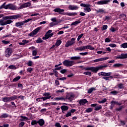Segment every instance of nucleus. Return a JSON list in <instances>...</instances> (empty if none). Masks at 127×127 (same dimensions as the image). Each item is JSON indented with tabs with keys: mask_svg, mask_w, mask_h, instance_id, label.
I'll return each instance as SVG.
<instances>
[{
	"mask_svg": "<svg viewBox=\"0 0 127 127\" xmlns=\"http://www.w3.org/2000/svg\"><path fill=\"white\" fill-rule=\"evenodd\" d=\"M20 17L21 16L19 15L4 16L3 18L4 20H0V25L3 26L4 25H7V24H10V23L13 22L11 19H17L20 18Z\"/></svg>",
	"mask_w": 127,
	"mask_h": 127,
	"instance_id": "obj_1",
	"label": "nucleus"
},
{
	"mask_svg": "<svg viewBox=\"0 0 127 127\" xmlns=\"http://www.w3.org/2000/svg\"><path fill=\"white\" fill-rule=\"evenodd\" d=\"M63 64L64 66H66V67H70L71 66H73L75 63L73 61L65 60L63 62Z\"/></svg>",
	"mask_w": 127,
	"mask_h": 127,
	"instance_id": "obj_2",
	"label": "nucleus"
},
{
	"mask_svg": "<svg viewBox=\"0 0 127 127\" xmlns=\"http://www.w3.org/2000/svg\"><path fill=\"white\" fill-rule=\"evenodd\" d=\"M52 32V30H49L45 34V37H43V40H46V39H48L49 37H52V36H53V33H51Z\"/></svg>",
	"mask_w": 127,
	"mask_h": 127,
	"instance_id": "obj_3",
	"label": "nucleus"
},
{
	"mask_svg": "<svg viewBox=\"0 0 127 127\" xmlns=\"http://www.w3.org/2000/svg\"><path fill=\"white\" fill-rule=\"evenodd\" d=\"M31 6V3L29 2H27L22 4L20 7L18 8V9H22V8H25V7H29V6Z\"/></svg>",
	"mask_w": 127,
	"mask_h": 127,
	"instance_id": "obj_4",
	"label": "nucleus"
},
{
	"mask_svg": "<svg viewBox=\"0 0 127 127\" xmlns=\"http://www.w3.org/2000/svg\"><path fill=\"white\" fill-rule=\"evenodd\" d=\"M11 53H12V50L10 48H8L6 49L5 51V57H9L10 55H11Z\"/></svg>",
	"mask_w": 127,
	"mask_h": 127,
	"instance_id": "obj_5",
	"label": "nucleus"
},
{
	"mask_svg": "<svg viewBox=\"0 0 127 127\" xmlns=\"http://www.w3.org/2000/svg\"><path fill=\"white\" fill-rule=\"evenodd\" d=\"M41 29V27H39L33 30L31 33L29 34V36H34V35H36L38 31H39Z\"/></svg>",
	"mask_w": 127,
	"mask_h": 127,
	"instance_id": "obj_6",
	"label": "nucleus"
},
{
	"mask_svg": "<svg viewBox=\"0 0 127 127\" xmlns=\"http://www.w3.org/2000/svg\"><path fill=\"white\" fill-rule=\"evenodd\" d=\"M75 39L74 38H71L70 41H67L65 44V47H69L71 45H73L75 43Z\"/></svg>",
	"mask_w": 127,
	"mask_h": 127,
	"instance_id": "obj_7",
	"label": "nucleus"
},
{
	"mask_svg": "<svg viewBox=\"0 0 127 127\" xmlns=\"http://www.w3.org/2000/svg\"><path fill=\"white\" fill-rule=\"evenodd\" d=\"M7 9H11L12 10H16L17 8L16 7V6L13 5V4H8L7 6Z\"/></svg>",
	"mask_w": 127,
	"mask_h": 127,
	"instance_id": "obj_8",
	"label": "nucleus"
},
{
	"mask_svg": "<svg viewBox=\"0 0 127 127\" xmlns=\"http://www.w3.org/2000/svg\"><path fill=\"white\" fill-rule=\"evenodd\" d=\"M66 99H67V100H69V101H73V99H74V94L72 93L67 94L65 98V101Z\"/></svg>",
	"mask_w": 127,
	"mask_h": 127,
	"instance_id": "obj_9",
	"label": "nucleus"
},
{
	"mask_svg": "<svg viewBox=\"0 0 127 127\" xmlns=\"http://www.w3.org/2000/svg\"><path fill=\"white\" fill-rule=\"evenodd\" d=\"M108 67V65L105 64L104 65H100L99 66L95 67V73H97L99 70L103 69V68H106Z\"/></svg>",
	"mask_w": 127,
	"mask_h": 127,
	"instance_id": "obj_10",
	"label": "nucleus"
},
{
	"mask_svg": "<svg viewBox=\"0 0 127 127\" xmlns=\"http://www.w3.org/2000/svg\"><path fill=\"white\" fill-rule=\"evenodd\" d=\"M111 0H104L102 1H99L97 2V4H108V2H110Z\"/></svg>",
	"mask_w": 127,
	"mask_h": 127,
	"instance_id": "obj_11",
	"label": "nucleus"
},
{
	"mask_svg": "<svg viewBox=\"0 0 127 127\" xmlns=\"http://www.w3.org/2000/svg\"><path fill=\"white\" fill-rule=\"evenodd\" d=\"M108 59H109V58H108V57L102 58H100V59H98L96 60H94L93 61L94 63H96L97 62H101V61H105V60H107Z\"/></svg>",
	"mask_w": 127,
	"mask_h": 127,
	"instance_id": "obj_12",
	"label": "nucleus"
},
{
	"mask_svg": "<svg viewBox=\"0 0 127 127\" xmlns=\"http://www.w3.org/2000/svg\"><path fill=\"white\" fill-rule=\"evenodd\" d=\"M83 69L85 71H92V72H94L95 73V67L94 66L86 67H84Z\"/></svg>",
	"mask_w": 127,
	"mask_h": 127,
	"instance_id": "obj_13",
	"label": "nucleus"
},
{
	"mask_svg": "<svg viewBox=\"0 0 127 127\" xmlns=\"http://www.w3.org/2000/svg\"><path fill=\"white\" fill-rule=\"evenodd\" d=\"M86 46L79 47L75 49V51H83L85 50Z\"/></svg>",
	"mask_w": 127,
	"mask_h": 127,
	"instance_id": "obj_14",
	"label": "nucleus"
},
{
	"mask_svg": "<svg viewBox=\"0 0 127 127\" xmlns=\"http://www.w3.org/2000/svg\"><path fill=\"white\" fill-rule=\"evenodd\" d=\"M54 11H55V12H59V13H61L62 12H64V10L63 9H61L60 8H56L54 9Z\"/></svg>",
	"mask_w": 127,
	"mask_h": 127,
	"instance_id": "obj_15",
	"label": "nucleus"
},
{
	"mask_svg": "<svg viewBox=\"0 0 127 127\" xmlns=\"http://www.w3.org/2000/svg\"><path fill=\"white\" fill-rule=\"evenodd\" d=\"M61 110H62V112L64 113V112H65L66 111H68V109H69V107L67 106H62L61 107Z\"/></svg>",
	"mask_w": 127,
	"mask_h": 127,
	"instance_id": "obj_16",
	"label": "nucleus"
},
{
	"mask_svg": "<svg viewBox=\"0 0 127 127\" xmlns=\"http://www.w3.org/2000/svg\"><path fill=\"white\" fill-rule=\"evenodd\" d=\"M24 21H22V22H18L15 23V26H16V27H19V26H22V25H24Z\"/></svg>",
	"mask_w": 127,
	"mask_h": 127,
	"instance_id": "obj_17",
	"label": "nucleus"
},
{
	"mask_svg": "<svg viewBox=\"0 0 127 127\" xmlns=\"http://www.w3.org/2000/svg\"><path fill=\"white\" fill-rule=\"evenodd\" d=\"M127 58L126 54H122L120 56L116 57V59H125Z\"/></svg>",
	"mask_w": 127,
	"mask_h": 127,
	"instance_id": "obj_18",
	"label": "nucleus"
},
{
	"mask_svg": "<svg viewBox=\"0 0 127 127\" xmlns=\"http://www.w3.org/2000/svg\"><path fill=\"white\" fill-rule=\"evenodd\" d=\"M68 8H69V9H70L71 10H75L78 9V6L69 5L68 6Z\"/></svg>",
	"mask_w": 127,
	"mask_h": 127,
	"instance_id": "obj_19",
	"label": "nucleus"
},
{
	"mask_svg": "<svg viewBox=\"0 0 127 127\" xmlns=\"http://www.w3.org/2000/svg\"><path fill=\"white\" fill-rule=\"evenodd\" d=\"M111 105L113 106V107H114L115 105H118V106H121V105H122V103H119V102H117V101H112L111 102Z\"/></svg>",
	"mask_w": 127,
	"mask_h": 127,
	"instance_id": "obj_20",
	"label": "nucleus"
},
{
	"mask_svg": "<svg viewBox=\"0 0 127 127\" xmlns=\"http://www.w3.org/2000/svg\"><path fill=\"white\" fill-rule=\"evenodd\" d=\"M38 124H39V126L42 127V126H44L45 122L43 119H40L39 121H38Z\"/></svg>",
	"mask_w": 127,
	"mask_h": 127,
	"instance_id": "obj_21",
	"label": "nucleus"
},
{
	"mask_svg": "<svg viewBox=\"0 0 127 127\" xmlns=\"http://www.w3.org/2000/svg\"><path fill=\"white\" fill-rule=\"evenodd\" d=\"M87 6L85 7L84 8V10L85 11H86V12H90V11H91V8H90V6H91L90 4H88Z\"/></svg>",
	"mask_w": 127,
	"mask_h": 127,
	"instance_id": "obj_22",
	"label": "nucleus"
},
{
	"mask_svg": "<svg viewBox=\"0 0 127 127\" xmlns=\"http://www.w3.org/2000/svg\"><path fill=\"white\" fill-rule=\"evenodd\" d=\"M66 15H68V16H75V15H77V13L76 12H72V13H69L66 12L64 13Z\"/></svg>",
	"mask_w": 127,
	"mask_h": 127,
	"instance_id": "obj_23",
	"label": "nucleus"
},
{
	"mask_svg": "<svg viewBox=\"0 0 127 127\" xmlns=\"http://www.w3.org/2000/svg\"><path fill=\"white\" fill-rule=\"evenodd\" d=\"M29 41L26 40H23L22 41V42L19 43V45H25V44H27Z\"/></svg>",
	"mask_w": 127,
	"mask_h": 127,
	"instance_id": "obj_24",
	"label": "nucleus"
},
{
	"mask_svg": "<svg viewBox=\"0 0 127 127\" xmlns=\"http://www.w3.org/2000/svg\"><path fill=\"white\" fill-rule=\"evenodd\" d=\"M2 100L4 103H8V102H10L9 97H4L2 99Z\"/></svg>",
	"mask_w": 127,
	"mask_h": 127,
	"instance_id": "obj_25",
	"label": "nucleus"
},
{
	"mask_svg": "<svg viewBox=\"0 0 127 127\" xmlns=\"http://www.w3.org/2000/svg\"><path fill=\"white\" fill-rule=\"evenodd\" d=\"M55 100L56 101H66V98L63 97H56L55 98Z\"/></svg>",
	"mask_w": 127,
	"mask_h": 127,
	"instance_id": "obj_26",
	"label": "nucleus"
},
{
	"mask_svg": "<svg viewBox=\"0 0 127 127\" xmlns=\"http://www.w3.org/2000/svg\"><path fill=\"white\" fill-rule=\"evenodd\" d=\"M86 103H88V101H87V100L82 99L79 101V104H80V105H81L82 106H84V104H86Z\"/></svg>",
	"mask_w": 127,
	"mask_h": 127,
	"instance_id": "obj_27",
	"label": "nucleus"
},
{
	"mask_svg": "<svg viewBox=\"0 0 127 127\" xmlns=\"http://www.w3.org/2000/svg\"><path fill=\"white\" fill-rule=\"evenodd\" d=\"M112 75V72H102L101 76H105V77L107 76H111Z\"/></svg>",
	"mask_w": 127,
	"mask_h": 127,
	"instance_id": "obj_28",
	"label": "nucleus"
},
{
	"mask_svg": "<svg viewBox=\"0 0 127 127\" xmlns=\"http://www.w3.org/2000/svg\"><path fill=\"white\" fill-rule=\"evenodd\" d=\"M97 13H101V14H103V13H106V12H105V10L103 9H99L98 10H96Z\"/></svg>",
	"mask_w": 127,
	"mask_h": 127,
	"instance_id": "obj_29",
	"label": "nucleus"
},
{
	"mask_svg": "<svg viewBox=\"0 0 127 127\" xmlns=\"http://www.w3.org/2000/svg\"><path fill=\"white\" fill-rule=\"evenodd\" d=\"M21 119H20V122H23L24 121H28V118L25 116H20Z\"/></svg>",
	"mask_w": 127,
	"mask_h": 127,
	"instance_id": "obj_30",
	"label": "nucleus"
},
{
	"mask_svg": "<svg viewBox=\"0 0 127 127\" xmlns=\"http://www.w3.org/2000/svg\"><path fill=\"white\" fill-rule=\"evenodd\" d=\"M9 98L10 99V102H11V101H13V100H16L17 96H16V95H13Z\"/></svg>",
	"mask_w": 127,
	"mask_h": 127,
	"instance_id": "obj_31",
	"label": "nucleus"
},
{
	"mask_svg": "<svg viewBox=\"0 0 127 127\" xmlns=\"http://www.w3.org/2000/svg\"><path fill=\"white\" fill-rule=\"evenodd\" d=\"M2 8H5V9H7V5H5V2H4L3 4L0 6V9Z\"/></svg>",
	"mask_w": 127,
	"mask_h": 127,
	"instance_id": "obj_32",
	"label": "nucleus"
},
{
	"mask_svg": "<svg viewBox=\"0 0 127 127\" xmlns=\"http://www.w3.org/2000/svg\"><path fill=\"white\" fill-rule=\"evenodd\" d=\"M81 57H72L70 58V60H80Z\"/></svg>",
	"mask_w": 127,
	"mask_h": 127,
	"instance_id": "obj_33",
	"label": "nucleus"
},
{
	"mask_svg": "<svg viewBox=\"0 0 127 127\" xmlns=\"http://www.w3.org/2000/svg\"><path fill=\"white\" fill-rule=\"evenodd\" d=\"M8 115L6 113H4L0 116V118L3 119L4 118H8Z\"/></svg>",
	"mask_w": 127,
	"mask_h": 127,
	"instance_id": "obj_34",
	"label": "nucleus"
},
{
	"mask_svg": "<svg viewBox=\"0 0 127 127\" xmlns=\"http://www.w3.org/2000/svg\"><path fill=\"white\" fill-rule=\"evenodd\" d=\"M86 49H90V50H94L95 48L92 47L91 45L85 46Z\"/></svg>",
	"mask_w": 127,
	"mask_h": 127,
	"instance_id": "obj_35",
	"label": "nucleus"
},
{
	"mask_svg": "<svg viewBox=\"0 0 127 127\" xmlns=\"http://www.w3.org/2000/svg\"><path fill=\"white\" fill-rule=\"evenodd\" d=\"M93 91H96V88L92 87V88H91L89 89H88V93L91 94V93H92V92H93Z\"/></svg>",
	"mask_w": 127,
	"mask_h": 127,
	"instance_id": "obj_36",
	"label": "nucleus"
},
{
	"mask_svg": "<svg viewBox=\"0 0 127 127\" xmlns=\"http://www.w3.org/2000/svg\"><path fill=\"white\" fill-rule=\"evenodd\" d=\"M121 66H123V64H116L113 65V67H114V68H119L120 67H121Z\"/></svg>",
	"mask_w": 127,
	"mask_h": 127,
	"instance_id": "obj_37",
	"label": "nucleus"
},
{
	"mask_svg": "<svg viewBox=\"0 0 127 127\" xmlns=\"http://www.w3.org/2000/svg\"><path fill=\"white\" fill-rule=\"evenodd\" d=\"M79 23H81V21L78 20V21L73 22H72V23L71 24V26H72V25H77V24H79Z\"/></svg>",
	"mask_w": 127,
	"mask_h": 127,
	"instance_id": "obj_38",
	"label": "nucleus"
},
{
	"mask_svg": "<svg viewBox=\"0 0 127 127\" xmlns=\"http://www.w3.org/2000/svg\"><path fill=\"white\" fill-rule=\"evenodd\" d=\"M118 87L119 88V89H124V84L123 83H119L118 84Z\"/></svg>",
	"mask_w": 127,
	"mask_h": 127,
	"instance_id": "obj_39",
	"label": "nucleus"
},
{
	"mask_svg": "<svg viewBox=\"0 0 127 127\" xmlns=\"http://www.w3.org/2000/svg\"><path fill=\"white\" fill-rule=\"evenodd\" d=\"M101 109H102V106L99 105L98 106L95 107V108L94 109V111H99Z\"/></svg>",
	"mask_w": 127,
	"mask_h": 127,
	"instance_id": "obj_40",
	"label": "nucleus"
},
{
	"mask_svg": "<svg viewBox=\"0 0 127 127\" xmlns=\"http://www.w3.org/2000/svg\"><path fill=\"white\" fill-rule=\"evenodd\" d=\"M19 79H20V76H17L16 77L14 78L13 79L12 82H13L14 83L15 82H17V81H18V80H19Z\"/></svg>",
	"mask_w": 127,
	"mask_h": 127,
	"instance_id": "obj_41",
	"label": "nucleus"
},
{
	"mask_svg": "<svg viewBox=\"0 0 127 127\" xmlns=\"http://www.w3.org/2000/svg\"><path fill=\"white\" fill-rule=\"evenodd\" d=\"M43 96H44L46 98H51V96H50V93H45L43 94Z\"/></svg>",
	"mask_w": 127,
	"mask_h": 127,
	"instance_id": "obj_42",
	"label": "nucleus"
},
{
	"mask_svg": "<svg viewBox=\"0 0 127 127\" xmlns=\"http://www.w3.org/2000/svg\"><path fill=\"white\" fill-rule=\"evenodd\" d=\"M121 47L122 48H127V43H125L121 45Z\"/></svg>",
	"mask_w": 127,
	"mask_h": 127,
	"instance_id": "obj_43",
	"label": "nucleus"
},
{
	"mask_svg": "<svg viewBox=\"0 0 127 127\" xmlns=\"http://www.w3.org/2000/svg\"><path fill=\"white\" fill-rule=\"evenodd\" d=\"M83 74L84 75H87V76H89L90 77H91V71H85L83 73Z\"/></svg>",
	"mask_w": 127,
	"mask_h": 127,
	"instance_id": "obj_44",
	"label": "nucleus"
},
{
	"mask_svg": "<svg viewBox=\"0 0 127 127\" xmlns=\"http://www.w3.org/2000/svg\"><path fill=\"white\" fill-rule=\"evenodd\" d=\"M106 102H107V99L104 98L101 101H99L98 103L100 104H104V103H106Z\"/></svg>",
	"mask_w": 127,
	"mask_h": 127,
	"instance_id": "obj_45",
	"label": "nucleus"
},
{
	"mask_svg": "<svg viewBox=\"0 0 127 127\" xmlns=\"http://www.w3.org/2000/svg\"><path fill=\"white\" fill-rule=\"evenodd\" d=\"M62 41H61L60 40H59L57 41L56 43V46H59L62 43Z\"/></svg>",
	"mask_w": 127,
	"mask_h": 127,
	"instance_id": "obj_46",
	"label": "nucleus"
},
{
	"mask_svg": "<svg viewBox=\"0 0 127 127\" xmlns=\"http://www.w3.org/2000/svg\"><path fill=\"white\" fill-rule=\"evenodd\" d=\"M37 55V50H35L32 51V56H36Z\"/></svg>",
	"mask_w": 127,
	"mask_h": 127,
	"instance_id": "obj_47",
	"label": "nucleus"
},
{
	"mask_svg": "<svg viewBox=\"0 0 127 127\" xmlns=\"http://www.w3.org/2000/svg\"><path fill=\"white\" fill-rule=\"evenodd\" d=\"M38 123V121H37L36 120H33L31 122V125L32 126H34L35 125H37Z\"/></svg>",
	"mask_w": 127,
	"mask_h": 127,
	"instance_id": "obj_48",
	"label": "nucleus"
},
{
	"mask_svg": "<svg viewBox=\"0 0 127 127\" xmlns=\"http://www.w3.org/2000/svg\"><path fill=\"white\" fill-rule=\"evenodd\" d=\"M110 94H112V95H117V94H119V92L114 90L110 92Z\"/></svg>",
	"mask_w": 127,
	"mask_h": 127,
	"instance_id": "obj_49",
	"label": "nucleus"
},
{
	"mask_svg": "<svg viewBox=\"0 0 127 127\" xmlns=\"http://www.w3.org/2000/svg\"><path fill=\"white\" fill-rule=\"evenodd\" d=\"M86 113H91V112H93V109L89 108L86 110Z\"/></svg>",
	"mask_w": 127,
	"mask_h": 127,
	"instance_id": "obj_50",
	"label": "nucleus"
},
{
	"mask_svg": "<svg viewBox=\"0 0 127 127\" xmlns=\"http://www.w3.org/2000/svg\"><path fill=\"white\" fill-rule=\"evenodd\" d=\"M9 69H14L15 70V69H16V67L13 65H11L10 66H8Z\"/></svg>",
	"mask_w": 127,
	"mask_h": 127,
	"instance_id": "obj_51",
	"label": "nucleus"
},
{
	"mask_svg": "<svg viewBox=\"0 0 127 127\" xmlns=\"http://www.w3.org/2000/svg\"><path fill=\"white\" fill-rule=\"evenodd\" d=\"M43 41H42V40H41V38H39L38 40L36 41V43H42Z\"/></svg>",
	"mask_w": 127,
	"mask_h": 127,
	"instance_id": "obj_52",
	"label": "nucleus"
},
{
	"mask_svg": "<svg viewBox=\"0 0 127 127\" xmlns=\"http://www.w3.org/2000/svg\"><path fill=\"white\" fill-rule=\"evenodd\" d=\"M83 35H84V34H81L79 36H78L77 38V41H79V40H80V39H81V38L83 37Z\"/></svg>",
	"mask_w": 127,
	"mask_h": 127,
	"instance_id": "obj_53",
	"label": "nucleus"
},
{
	"mask_svg": "<svg viewBox=\"0 0 127 127\" xmlns=\"http://www.w3.org/2000/svg\"><path fill=\"white\" fill-rule=\"evenodd\" d=\"M50 99V97H42L41 98V100H43V101H46V100H49Z\"/></svg>",
	"mask_w": 127,
	"mask_h": 127,
	"instance_id": "obj_54",
	"label": "nucleus"
},
{
	"mask_svg": "<svg viewBox=\"0 0 127 127\" xmlns=\"http://www.w3.org/2000/svg\"><path fill=\"white\" fill-rule=\"evenodd\" d=\"M109 46H110V47L112 48L117 47V45H116L115 44H110Z\"/></svg>",
	"mask_w": 127,
	"mask_h": 127,
	"instance_id": "obj_55",
	"label": "nucleus"
},
{
	"mask_svg": "<svg viewBox=\"0 0 127 127\" xmlns=\"http://www.w3.org/2000/svg\"><path fill=\"white\" fill-rule=\"evenodd\" d=\"M89 4H85V3H81L80 6H83V7H86V6H88Z\"/></svg>",
	"mask_w": 127,
	"mask_h": 127,
	"instance_id": "obj_56",
	"label": "nucleus"
},
{
	"mask_svg": "<svg viewBox=\"0 0 127 127\" xmlns=\"http://www.w3.org/2000/svg\"><path fill=\"white\" fill-rule=\"evenodd\" d=\"M108 28V25H104L102 27V29L103 30H106Z\"/></svg>",
	"mask_w": 127,
	"mask_h": 127,
	"instance_id": "obj_57",
	"label": "nucleus"
},
{
	"mask_svg": "<svg viewBox=\"0 0 127 127\" xmlns=\"http://www.w3.org/2000/svg\"><path fill=\"white\" fill-rule=\"evenodd\" d=\"M33 70V69L31 67H29L27 68V72H29V73H31V71Z\"/></svg>",
	"mask_w": 127,
	"mask_h": 127,
	"instance_id": "obj_58",
	"label": "nucleus"
},
{
	"mask_svg": "<svg viewBox=\"0 0 127 127\" xmlns=\"http://www.w3.org/2000/svg\"><path fill=\"white\" fill-rule=\"evenodd\" d=\"M55 126L56 127H62L60 123H56L55 125Z\"/></svg>",
	"mask_w": 127,
	"mask_h": 127,
	"instance_id": "obj_59",
	"label": "nucleus"
},
{
	"mask_svg": "<svg viewBox=\"0 0 127 127\" xmlns=\"http://www.w3.org/2000/svg\"><path fill=\"white\" fill-rule=\"evenodd\" d=\"M2 43L3 44H8V43H9V41H5V40H3V41H2Z\"/></svg>",
	"mask_w": 127,
	"mask_h": 127,
	"instance_id": "obj_60",
	"label": "nucleus"
},
{
	"mask_svg": "<svg viewBox=\"0 0 127 127\" xmlns=\"http://www.w3.org/2000/svg\"><path fill=\"white\" fill-rule=\"evenodd\" d=\"M25 124L24 122H21L19 125V127H23Z\"/></svg>",
	"mask_w": 127,
	"mask_h": 127,
	"instance_id": "obj_61",
	"label": "nucleus"
},
{
	"mask_svg": "<svg viewBox=\"0 0 127 127\" xmlns=\"http://www.w3.org/2000/svg\"><path fill=\"white\" fill-rule=\"evenodd\" d=\"M57 24H58V23H53L52 22L50 24L51 26H54V25H57Z\"/></svg>",
	"mask_w": 127,
	"mask_h": 127,
	"instance_id": "obj_62",
	"label": "nucleus"
},
{
	"mask_svg": "<svg viewBox=\"0 0 127 127\" xmlns=\"http://www.w3.org/2000/svg\"><path fill=\"white\" fill-rule=\"evenodd\" d=\"M71 115V112H69L67 113L66 115H65V117L66 118H68V117H70Z\"/></svg>",
	"mask_w": 127,
	"mask_h": 127,
	"instance_id": "obj_63",
	"label": "nucleus"
},
{
	"mask_svg": "<svg viewBox=\"0 0 127 127\" xmlns=\"http://www.w3.org/2000/svg\"><path fill=\"white\" fill-rule=\"evenodd\" d=\"M27 65L29 66H32V62H31V61H29V62L27 63Z\"/></svg>",
	"mask_w": 127,
	"mask_h": 127,
	"instance_id": "obj_64",
	"label": "nucleus"
}]
</instances>
